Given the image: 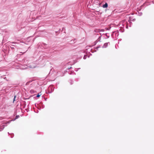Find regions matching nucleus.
I'll return each mask as SVG.
<instances>
[{
	"instance_id": "6",
	"label": "nucleus",
	"mask_w": 154,
	"mask_h": 154,
	"mask_svg": "<svg viewBox=\"0 0 154 154\" xmlns=\"http://www.w3.org/2000/svg\"><path fill=\"white\" fill-rule=\"evenodd\" d=\"M32 91H33L32 90H31L30 91V92H32Z\"/></svg>"
},
{
	"instance_id": "7",
	"label": "nucleus",
	"mask_w": 154,
	"mask_h": 154,
	"mask_svg": "<svg viewBox=\"0 0 154 154\" xmlns=\"http://www.w3.org/2000/svg\"><path fill=\"white\" fill-rule=\"evenodd\" d=\"M10 47L11 48H13V47H11L10 46Z\"/></svg>"
},
{
	"instance_id": "5",
	"label": "nucleus",
	"mask_w": 154,
	"mask_h": 154,
	"mask_svg": "<svg viewBox=\"0 0 154 154\" xmlns=\"http://www.w3.org/2000/svg\"><path fill=\"white\" fill-rule=\"evenodd\" d=\"M13 42H10V45H12V44H13Z\"/></svg>"
},
{
	"instance_id": "1",
	"label": "nucleus",
	"mask_w": 154,
	"mask_h": 154,
	"mask_svg": "<svg viewBox=\"0 0 154 154\" xmlns=\"http://www.w3.org/2000/svg\"><path fill=\"white\" fill-rule=\"evenodd\" d=\"M19 116H16L15 118L14 119H12L11 120H10V121H14V120H15L16 119H17L19 117Z\"/></svg>"
},
{
	"instance_id": "2",
	"label": "nucleus",
	"mask_w": 154,
	"mask_h": 154,
	"mask_svg": "<svg viewBox=\"0 0 154 154\" xmlns=\"http://www.w3.org/2000/svg\"><path fill=\"white\" fill-rule=\"evenodd\" d=\"M108 6V4L107 3H106L104 5L103 7V8H107Z\"/></svg>"
},
{
	"instance_id": "3",
	"label": "nucleus",
	"mask_w": 154,
	"mask_h": 154,
	"mask_svg": "<svg viewBox=\"0 0 154 154\" xmlns=\"http://www.w3.org/2000/svg\"><path fill=\"white\" fill-rule=\"evenodd\" d=\"M41 95V94H39V93H38L36 97H39Z\"/></svg>"
},
{
	"instance_id": "4",
	"label": "nucleus",
	"mask_w": 154,
	"mask_h": 154,
	"mask_svg": "<svg viewBox=\"0 0 154 154\" xmlns=\"http://www.w3.org/2000/svg\"><path fill=\"white\" fill-rule=\"evenodd\" d=\"M16 96H15L14 97L13 99V102L14 103V101H15V98H16Z\"/></svg>"
}]
</instances>
